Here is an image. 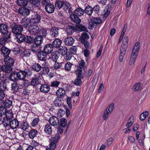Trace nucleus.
Listing matches in <instances>:
<instances>
[{
	"label": "nucleus",
	"mask_w": 150,
	"mask_h": 150,
	"mask_svg": "<svg viewBox=\"0 0 150 150\" xmlns=\"http://www.w3.org/2000/svg\"><path fill=\"white\" fill-rule=\"evenodd\" d=\"M140 46V43L139 42H136L133 47L132 54L128 63L130 66L133 65L137 58L139 53Z\"/></svg>",
	"instance_id": "1"
},
{
	"label": "nucleus",
	"mask_w": 150,
	"mask_h": 150,
	"mask_svg": "<svg viewBox=\"0 0 150 150\" xmlns=\"http://www.w3.org/2000/svg\"><path fill=\"white\" fill-rule=\"evenodd\" d=\"M84 13L83 9L81 8H78L75 10L74 13L70 15V18L74 22L77 23H79L81 22V20L79 17L83 16Z\"/></svg>",
	"instance_id": "2"
},
{
	"label": "nucleus",
	"mask_w": 150,
	"mask_h": 150,
	"mask_svg": "<svg viewBox=\"0 0 150 150\" xmlns=\"http://www.w3.org/2000/svg\"><path fill=\"white\" fill-rule=\"evenodd\" d=\"M128 38L127 37H124L120 48L119 60L120 62H122L124 59L128 46Z\"/></svg>",
	"instance_id": "3"
},
{
	"label": "nucleus",
	"mask_w": 150,
	"mask_h": 150,
	"mask_svg": "<svg viewBox=\"0 0 150 150\" xmlns=\"http://www.w3.org/2000/svg\"><path fill=\"white\" fill-rule=\"evenodd\" d=\"M79 66H78L76 70L75 71L77 77L80 78H82L84 74L82 73V71H85L86 69L85 62L83 60H81L79 63Z\"/></svg>",
	"instance_id": "4"
},
{
	"label": "nucleus",
	"mask_w": 150,
	"mask_h": 150,
	"mask_svg": "<svg viewBox=\"0 0 150 150\" xmlns=\"http://www.w3.org/2000/svg\"><path fill=\"white\" fill-rule=\"evenodd\" d=\"M102 19L98 17H93L91 18L89 22L88 28L89 29H92L94 26L100 24L102 22Z\"/></svg>",
	"instance_id": "5"
},
{
	"label": "nucleus",
	"mask_w": 150,
	"mask_h": 150,
	"mask_svg": "<svg viewBox=\"0 0 150 150\" xmlns=\"http://www.w3.org/2000/svg\"><path fill=\"white\" fill-rule=\"evenodd\" d=\"M8 28L6 24L3 23L0 24V32L4 35H6L7 38H9L11 33L8 30Z\"/></svg>",
	"instance_id": "6"
},
{
	"label": "nucleus",
	"mask_w": 150,
	"mask_h": 150,
	"mask_svg": "<svg viewBox=\"0 0 150 150\" xmlns=\"http://www.w3.org/2000/svg\"><path fill=\"white\" fill-rule=\"evenodd\" d=\"M28 31L30 35H35L40 33V29L38 25H31L28 27Z\"/></svg>",
	"instance_id": "7"
},
{
	"label": "nucleus",
	"mask_w": 150,
	"mask_h": 150,
	"mask_svg": "<svg viewBox=\"0 0 150 150\" xmlns=\"http://www.w3.org/2000/svg\"><path fill=\"white\" fill-rule=\"evenodd\" d=\"M59 139V135L57 134L56 137H51L50 139V147L51 149L54 150L56 147L57 143L58 142Z\"/></svg>",
	"instance_id": "8"
},
{
	"label": "nucleus",
	"mask_w": 150,
	"mask_h": 150,
	"mask_svg": "<svg viewBox=\"0 0 150 150\" xmlns=\"http://www.w3.org/2000/svg\"><path fill=\"white\" fill-rule=\"evenodd\" d=\"M12 31L13 33L17 35L21 33L23 30V27L20 25L12 24Z\"/></svg>",
	"instance_id": "9"
},
{
	"label": "nucleus",
	"mask_w": 150,
	"mask_h": 150,
	"mask_svg": "<svg viewBox=\"0 0 150 150\" xmlns=\"http://www.w3.org/2000/svg\"><path fill=\"white\" fill-rule=\"evenodd\" d=\"M41 18V16L39 14H34L32 16L30 20L33 23L37 24L40 22Z\"/></svg>",
	"instance_id": "10"
},
{
	"label": "nucleus",
	"mask_w": 150,
	"mask_h": 150,
	"mask_svg": "<svg viewBox=\"0 0 150 150\" xmlns=\"http://www.w3.org/2000/svg\"><path fill=\"white\" fill-rule=\"evenodd\" d=\"M59 29L56 27H54L51 28L50 33L51 37H57L59 36Z\"/></svg>",
	"instance_id": "11"
},
{
	"label": "nucleus",
	"mask_w": 150,
	"mask_h": 150,
	"mask_svg": "<svg viewBox=\"0 0 150 150\" xmlns=\"http://www.w3.org/2000/svg\"><path fill=\"white\" fill-rule=\"evenodd\" d=\"M49 124L54 126L57 125L59 122L58 118L56 117L53 116L50 117L49 119Z\"/></svg>",
	"instance_id": "12"
},
{
	"label": "nucleus",
	"mask_w": 150,
	"mask_h": 150,
	"mask_svg": "<svg viewBox=\"0 0 150 150\" xmlns=\"http://www.w3.org/2000/svg\"><path fill=\"white\" fill-rule=\"evenodd\" d=\"M4 62L5 64L11 67L14 63V61L11 58L8 56L4 57Z\"/></svg>",
	"instance_id": "13"
},
{
	"label": "nucleus",
	"mask_w": 150,
	"mask_h": 150,
	"mask_svg": "<svg viewBox=\"0 0 150 150\" xmlns=\"http://www.w3.org/2000/svg\"><path fill=\"white\" fill-rule=\"evenodd\" d=\"M20 14L24 16H28L30 14V11L28 8L25 7H21L18 10Z\"/></svg>",
	"instance_id": "14"
},
{
	"label": "nucleus",
	"mask_w": 150,
	"mask_h": 150,
	"mask_svg": "<svg viewBox=\"0 0 150 150\" xmlns=\"http://www.w3.org/2000/svg\"><path fill=\"white\" fill-rule=\"evenodd\" d=\"M53 47L51 44L46 45L44 47L43 51L47 54H50L52 51Z\"/></svg>",
	"instance_id": "15"
},
{
	"label": "nucleus",
	"mask_w": 150,
	"mask_h": 150,
	"mask_svg": "<svg viewBox=\"0 0 150 150\" xmlns=\"http://www.w3.org/2000/svg\"><path fill=\"white\" fill-rule=\"evenodd\" d=\"M52 129L50 124L47 123L45 125L44 127V131L47 135H50L52 132Z\"/></svg>",
	"instance_id": "16"
},
{
	"label": "nucleus",
	"mask_w": 150,
	"mask_h": 150,
	"mask_svg": "<svg viewBox=\"0 0 150 150\" xmlns=\"http://www.w3.org/2000/svg\"><path fill=\"white\" fill-rule=\"evenodd\" d=\"M45 9L46 12L48 13H52L54 12L55 8L53 4L50 3L45 6Z\"/></svg>",
	"instance_id": "17"
},
{
	"label": "nucleus",
	"mask_w": 150,
	"mask_h": 150,
	"mask_svg": "<svg viewBox=\"0 0 150 150\" xmlns=\"http://www.w3.org/2000/svg\"><path fill=\"white\" fill-rule=\"evenodd\" d=\"M24 71H20L16 74V77L18 79L24 80L26 76Z\"/></svg>",
	"instance_id": "18"
},
{
	"label": "nucleus",
	"mask_w": 150,
	"mask_h": 150,
	"mask_svg": "<svg viewBox=\"0 0 150 150\" xmlns=\"http://www.w3.org/2000/svg\"><path fill=\"white\" fill-rule=\"evenodd\" d=\"M47 54L44 51L40 52L38 54L37 57L39 60L45 61L47 58Z\"/></svg>",
	"instance_id": "19"
},
{
	"label": "nucleus",
	"mask_w": 150,
	"mask_h": 150,
	"mask_svg": "<svg viewBox=\"0 0 150 150\" xmlns=\"http://www.w3.org/2000/svg\"><path fill=\"white\" fill-rule=\"evenodd\" d=\"M56 94L57 97L60 98L64 97L66 94L65 91L62 88H59L56 92Z\"/></svg>",
	"instance_id": "20"
},
{
	"label": "nucleus",
	"mask_w": 150,
	"mask_h": 150,
	"mask_svg": "<svg viewBox=\"0 0 150 150\" xmlns=\"http://www.w3.org/2000/svg\"><path fill=\"white\" fill-rule=\"evenodd\" d=\"M35 44L40 46L43 41V38L41 35H37L34 39Z\"/></svg>",
	"instance_id": "21"
},
{
	"label": "nucleus",
	"mask_w": 150,
	"mask_h": 150,
	"mask_svg": "<svg viewBox=\"0 0 150 150\" xmlns=\"http://www.w3.org/2000/svg\"><path fill=\"white\" fill-rule=\"evenodd\" d=\"M50 86L46 84H42L40 88V91L44 93H47L50 90Z\"/></svg>",
	"instance_id": "22"
},
{
	"label": "nucleus",
	"mask_w": 150,
	"mask_h": 150,
	"mask_svg": "<svg viewBox=\"0 0 150 150\" xmlns=\"http://www.w3.org/2000/svg\"><path fill=\"white\" fill-rule=\"evenodd\" d=\"M142 83L141 82L135 83L133 88V90L134 91H139L142 90Z\"/></svg>",
	"instance_id": "23"
},
{
	"label": "nucleus",
	"mask_w": 150,
	"mask_h": 150,
	"mask_svg": "<svg viewBox=\"0 0 150 150\" xmlns=\"http://www.w3.org/2000/svg\"><path fill=\"white\" fill-rule=\"evenodd\" d=\"M10 125L11 128L16 129L18 127L19 124L17 119H14L10 122Z\"/></svg>",
	"instance_id": "24"
},
{
	"label": "nucleus",
	"mask_w": 150,
	"mask_h": 150,
	"mask_svg": "<svg viewBox=\"0 0 150 150\" xmlns=\"http://www.w3.org/2000/svg\"><path fill=\"white\" fill-rule=\"evenodd\" d=\"M21 24L24 28H26L31 24L30 20L28 18H24L22 19Z\"/></svg>",
	"instance_id": "25"
},
{
	"label": "nucleus",
	"mask_w": 150,
	"mask_h": 150,
	"mask_svg": "<svg viewBox=\"0 0 150 150\" xmlns=\"http://www.w3.org/2000/svg\"><path fill=\"white\" fill-rule=\"evenodd\" d=\"M74 39L71 37H68L65 38L64 40L65 43L68 45H71L74 42Z\"/></svg>",
	"instance_id": "26"
},
{
	"label": "nucleus",
	"mask_w": 150,
	"mask_h": 150,
	"mask_svg": "<svg viewBox=\"0 0 150 150\" xmlns=\"http://www.w3.org/2000/svg\"><path fill=\"white\" fill-rule=\"evenodd\" d=\"M62 42V41L61 40L59 39L56 38L52 42V45L55 47L58 48L60 47Z\"/></svg>",
	"instance_id": "27"
},
{
	"label": "nucleus",
	"mask_w": 150,
	"mask_h": 150,
	"mask_svg": "<svg viewBox=\"0 0 150 150\" xmlns=\"http://www.w3.org/2000/svg\"><path fill=\"white\" fill-rule=\"evenodd\" d=\"M84 11L88 15L91 16L93 11V8L91 6H87L85 8Z\"/></svg>",
	"instance_id": "28"
},
{
	"label": "nucleus",
	"mask_w": 150,
	"mask_h": 150,
	"mask_svg": "<svg viewBox=\"0 0 150 150\" xmlns=\"http://www.w3.org/2000/svg\"><path fill=\"white\" fill-rule=\"evenodd\" d=\"M30 52L28 50H24L21 52V56L24 60L28 58L30 55Z\"/></svg>",
	"instance_id": "29"
},
{
	"label": "nucleus",
	"mask_w": 150,
	"mask_h": 150,
	"mask_svg": "<svg viewBox=\"0 0 150 150\" xmlns=\"http://www.w3.org/2000/svg\"><path fill=\"white\" fill-rule=\"evenodd\" d=\"M1 51L2 53L5 56H8V55L10 53V50L6 47L3 46L1 47Z\"/></svg>",
	"instance_id": "30"
},
{
	"label": "nucleus",
	"mask_w": 150,
	"mask_h": 150,
	"mask_svg": "<svg viewBox=\"0 0 150 150\" xmlns=\"http://www.w3.org/2000/svg\"><path fill=\"white\" fill-rule=\"evenodd\" d=\"M30 48L34 52L37 53L40 50L41 47L40 46L35 44L31 45Z\"/></svg>",
	"instance_id": "31"
},
{
	"label": "nucleus",
	"mask_w": 150,
	"mask_h": 150,
	"mask_svg": "<svg viewBox=\"0 0 150 150\" xmlns=\"http://www.w3.org/2000/svg\"><path fill=\"white\" fill-rule=\"evenodd\" d=\"M64 9L66 13H69L71 11V8L70 5L67 2H64Z\"/></svg>",
	"instance_id": "32"
},
{
	"label": "nucleus",
	"mask_w": 150,
	"mask_h": 150,
	"mask_svg": "<svg viewBox=\"0 0 150 150\" xmlns=\"http://www.w3.org/2000/svg\"><path fill=\"white\" fill-rule=\"evenodd\" d=\"M6 109L4 107H0V118L1 119H2V117L4 115H5V116H9L8 113H6Z\"/></svg>",
	"instance_id": "33"
},
{
	"label": "nucleus",
	"mask_w": 150,
	"mask_h": 150,
	"mask_svg": "<svg viewBox=\"0 0 150 150\" xmlns=\"http://www.w3.org/2000/svg\"><path fill=\"white\" fill-rule=\"evenodd\" d=\"M2 71L7 73H9L11 72L12 68L11 67L6 65H2Z\"/></svg>",
	"instance_id": "34"
},
{
	"label": "nucleus",
	"mask_w": 150,
	"mask_h": 150,
	"mask_svg": "<svg viewBox=\"0 0 150 150\" xmlns=\"http://www.w3.org/2000/svg\"><path fill=\"white\" fill-rule=\"evenodd\" d=\"M38 134V131L35 129H32L29 132L28 135L29 138L33 139L36 137Z\"/></svg>",
	"instance_id": "35"
},
{
	"label": "nucleus",
	"mask_w": 150,
	"mask_h": 150,
	"mask_svg": "<svg viewBox=\"0 0 150 150\" xmlns=\"http://www.w3.org/2000/svg\"><path fill=\"white\" fill-rule=\"evenodd\" d=\"M32 69L37 72L39 71L41 69V66L38 63H35L32 65Z\"/></svg>",
	"instance_id": "36"
},
{
	"label": "nucleus",
	"mask_w": 150,
	"mask_h": 150,
	"mask_svg": "<svg viewBox=\"0 0 150 150\" xmlns=\"http://www.w3.org/2000/svg\"><path fill=\"white\" fill-rule=\"evenodd\" d=\"M39 79L38 78L33 77L31 80L30 85L33 87L36 86L39 84Z\"/></svg>",
	"instance_id": "37"
},
{
	"label": "nucleus",
	"mask_w": 150,
	"mask_h": 150,
	"mask_svg": "<svg viewBox=\"0 0 150 150\" xmlns=\"http://www.w3.org/2000/svg\"><path fill=\"white\" fill-rule=\"evenodd\" d=\"M53 65L54 69H58L59 68L63 69L64 66V63L63 62L58 63L57 62H56Z\"/></svg>",
	"instance_id": "38"
},
{
	"label": "nucleus",
	"mask_w": 150,
	"mask_h": 150,
	"mask_svg": "<svg viewBox=\"0 0 150 150\" xmlns=\"http://www.w3.org/2000/svg\"><path fill=\"white\" fill-rule=\"evenodd\" d=\"M58 53L56 51H54L51 54L50 58L54 62H56L57 59L58 58Z\"/></svg>",
	"instance_id": "39"
},
{
	"label": "nucleus",
	"mask_w": 150,
	"mask_h": 150,
	"mask_svg": "<svg viewBox=\"0 0 150 150\" xmlns=\"http://www.w3.org/2000/svg\"><path fill=\"white\" fill-rule=\"evenodd\" d=\"M62 100L61 98L57 97L54 101V104L56 106L59 107L62 104Z\"/></svg>",
	"instance_id": "40"
},
{
	"label": "nucleus",
	"mask_w": 150,
	"mask_h": 150,
	"mask_svg": "<svg viewBox=\"0 0 150 150\" xmlns=\"http://www.w3.org/2000/svg\"><path fill=\"white\" fill-rule=\"evenodd\" d=\"M75 28L72 26H69L67 29V33L68 35H71L75 31Z\"/></svg>",
	"instance_id": "41"
},
{
	"label": "nucleus",
	"mask_w": 150,
	"mask_h": 150,
	"mask_svg": "<svg viewBox=\"0 0 150 150\" xmlns=\"http://www.w3.org/2000/svg\"><path fill=\"white\" fill-rule=\"evenodd\" d=\"M25 37L21 33L18 34L16 38V40L19 43H21L24 41Z\"/></svg>",
	"instance_id": "42"
},
{
	"label": "nucleus",
	"mask_w": 150,
	"mask_h": 150,
	"mask_svg": "<svg viewBox=\"0 0 150 150\" xmlns=\"http://www.w3.org/2000/svg\"><path fill=\"white\" fill-rule=\"evenodd\" d=\"M111 113L108 111L107 109H106L104 111L103 116L102 118L105 120H106L110 116Z\"/></svg>",
	"instance_id": "43"
},
{
	"label": "nucleus",
	"mask_w": 150,
	"mask_h": 150,
	"mask_svg": "<svg viewBox=\"0 0 150 150\" xmlns=\"http://www.w3.org/2000/svg\"><path fill=\"white\" fill-rule=\"evenodd\" d=\"M29 126L28 123L25 121H23L21 124L20 128L24 130H25L28 129Z\"/></svg>",
	"instance_id": "44"
},
{
	"label": "nucleus",
	"mask_w": 150,
	"mask_h": 150,
	"mask_svg": "<svg viewBox=\"0 0 150 150\" xmlns=\"http://www.w3.org/2000/svg\"><path fill=\"white\" fill-rule=\"evenodd\" d=\"M28 2L27 0H17L18 4L20 6H25Z\"/></svg>",
	"instance_id": "45"
},
{
	"label": "nucleus",
	"mask_w": 150,
	"mask_h": 150,
	"mask_svg": "<svg viewBox=\"0 0 150 150\" xmlns=\"http://www.w3.org/2000/svg\"><path fill=\"white\" fill-rule=\"evenodd\" d=\"M134 117H129L126 126L127 128H129L132 126L134 122Z\"/></svg>",
	"instance_id": "46"
},
{
	"label": "nucleus",
	"mask_w": 150,
	"mask_h": 150,
	"mask_svg": "<svg viewBox=\"0 0 150 150\" xmlns=\"http://www.w3.org/2000/svg\"><path fill=\"white\" fill-rule=\"evenodd\" d=\"M42 67H41V72L42 74H47L49 72V69L48 67L46 66L47 65H45L44 66L43 65H42Z\"/></svg>",
	"instance_id": "47"
},
{
	"label": "nucleus",
	"mask_w": 150,
	"mask_h": 150,
	"mask_svg": "<svg viewBox=\"0 0 150 150\" xmlns=\"http://www.w3.org/2000/svg\"><path fill=\"white\" fill-rule=\"evenodd\" d=\"M4 104L5 108H9L12 106V102L10 100H7L4 102Z\"/></svg>",
	"instance_id": "48"
},
{
	"label": "nucleus",
	"mask_w": 150,
	"mask_h": 150,
	"mask_svg": "<svg viewBox=\"0 0 150 150\" xmlns=\"http://www.w3.org/2000/svg\"><path fill=\"white\" fill-rule=\"evenodd\" d=\"M34 38L30 36H27L25 38L24 41L30 44L33 42Z\"/></svg>",
	"instance_id": "49"
},
{
	"label": "nucleus",
	"mask_w": 150,
	"mask_h": 150,
	"mask_svg": "<svg viewBox=\"0 0 150 150\" xmlns=\"http://www.w3.org/2000/svg\"><path fill=\"white\" fill-rule=\"evenodd\" d=\"M149 114L148 111H145L142 113L140 117V119L141 120H144Z\"/></svg>",
	"instance_id": "50"
},
{
	"label": "nucleus",
	"mask_w": 150,
	"mask_h": 150,
	"mask_svg": "<svg viewBox=\"0 0 150 150\" xmlns=\"http://www.w3.org/2000/svg\"><path fill=\"white\" fill-rule=\"evenodd\" d=\"M89 38V36L87 33L86 32H83L81 34L80 40H86L88 39Z\"/></svg>",
	"instance_id": "51"
},
{
	"label": "nucleus",
	"mask_w": 150,
	"mask_h": 150,
	"mask_svg": "<svg viewBox=\"0 0 150 150\" xmlns=\"http://www.w3.org/2000/svg\"><path fill=\"white\" fill-rule=\"evenodd\" d=\"M12 90L16 92L18 90V87L16 82H14L13 83L11 84Z\"/></svg>",
	"instance_id": "52"
},
{
	"label": "nucleus",
	"mask_w": 150,
	"mask_h": 150,
	"mask_svg": "<svg viewBox=\"0 0 150 150\" xmlns=\"http://www.w3.org/2000/svg\"><path fill=\"white\" fill-rule=\"evenodd\" d=\"M64 2L60 1H57L55 4V6L57 8L60 9L63 6Z\"/></svg>",
	"instance_id": "53"
},
{
	"label": "nucleus",
	"mask_w": 150,
	"mask_h": 150,
	"mask_svg": "<svg viewBox=\"0 0 150 150\" xmlns=\"http://www.w3.org/2000/svg\"><path fill=\"white\" fill-rule=\"evenodd\" d=\"M10 120L8 117H6L4 118L3 121L2 123L4 126L5 127H7L10 124Z\"/></svg>",
	"instance_id": "54"
},
{
	"label": "nucleus",
	"mask_w": 150,
	"mask_h": 150,
	"mask_svg": "<svg viewBox=\"0 0 150 150\" xmlns=\"http://www.w3.org/2000/svg\"><path fill=\"white\" fill-rule=\"evenodd\" d=\"M64 67L65 69L67 71H70L71 69L72 64L69 62H67L65 64L64 63Z\"/></svg>",
	"instance_id": "55"
},
{
	"label": "nucleus",
	"mask_w": 150,
	"mask_h": 150,
	"mask_svg": "<svg viewBox=\"0 0 150 150\" xmlns=\"http://www.w3.org/2000/svg\"><path fill=\"white\" fill-rule=\"evenodd\" d=\"M39 120L38 117L35 118L33 119L32 122L31 123V125L33 127H35L38 124Z\"/></svg>",
	"instance_id": "56"
},
{
	"label": "nucleus",
	"mask_w": 150,
	"mask_h": 150,
	"mask_svg": "<svg viewBox=\"0 0 150 150\" xmlns=\"http://www.w3.org/2000/svg\"><path fill=\"white\" fill-rule=\"evenodd\" d=\"M4 37L3 38H0V44L4 45L5 44L7 40L9 38H7L6 35H4Z\"/></svg>",
	"instance_id": "57"
},
{
	"label": "nucleus",
	"mask_w": 150,
	"mask_h": 150,
	"mask_svg": "<svg viewBox=\"0 0 150 150\" xmlns=\"http://www.w3.org/2000/svg\"><path fill=\"white\" fill-rule=\"evenodd\" d=\"M6 84L3 81H1L0 82V90L4 91L6 89Z\"/></svg>",
	"instance_id": "58"
},
{
	"label": "nucleus",
	"mask_w": 150,
	"mask_h": 150,
	"mask_svg": "<svg viewBox=\"0 0 150 150\" xmlns=\"http://www.w3.org/2000/svg\"><path fill=\"white\" fill-rule=\"evenodd\" d=\"M77 49V48L76 46H73L71 47L70 49V52L73 54H76Z\"/></svg>",
	"instance_id": "59"
},
{
	"label": "nucleus",
	"mask_w": 150,
	"mask_h": 150,
	"mask_svg": "<svg viewBox=\"0 0 150 150\" xmlns=\"http://www.w3.org/2000/svg\"><path fill=\"white\" fill-rule=\"evenodd\" d=\"M12 51L14 55H17L20 53V50L19 48L16 47L14 48L12 50Z\"/></svg>",
	"instance_id": "60"
},
{
	"label": "nucleus",
	"mask_w": 150,
	"mask_h": 150,
	"mask_svg": "<svg viewBox=\"0 0 150 150\" xmlns=\"http://www.w3.org/2000/svg\"><path fill=\"white\" fill-rule=\"evenodd\" d=\"M30 2L33 5L38 6L40 4L39 0H29Z\"/></svg>",
	"instance_id": "61"
},
{
	"label": "nucleus",
	"mask_w": 150,
	"mask_h": 150,
	"mask_svg": "<svg viewBox=\"0 0 150 150\" xmlns=\"http://www.w3.org/2000/svg\"><path fill=\"white\" fill-rule=\"evenodd\" d=\"M113 141V139L112 138H108L106 142V145L109 146L111 145Z\"/></svg>",
	"instance_id": "62"
},
{
	"label": "nucleus",
	"mask_w": 150,
	"mask_h": 150,
	"mask_svg": "<svg viewBox=\"0 0 150 150\" xmlns=\"http://www.w3.org/2000/svg\"><path fill=\"white\" fill-rule=\"evenodd\" d=\"M61 122V126L62 127H65L67 124V120H66L64 118H62L60 120Z\"/></svg>",
	"instance_id": "63"
},
{
	"label": "nucleus",
	"mask_w": 150,
	"mask_h": 150,
	"mask_svg": "<svg viewBox=\"0 0 150 150\" xmlns=\"http://www.w3.org/2000/svg\"><path fill=\"white\" fill-rule=\"evenodd\" d=\"M72 57V55L70 53L67 52L64 55V58L67 60H70Z\"/></svg>",
	"instance_id": "64"
}]
</instances>
